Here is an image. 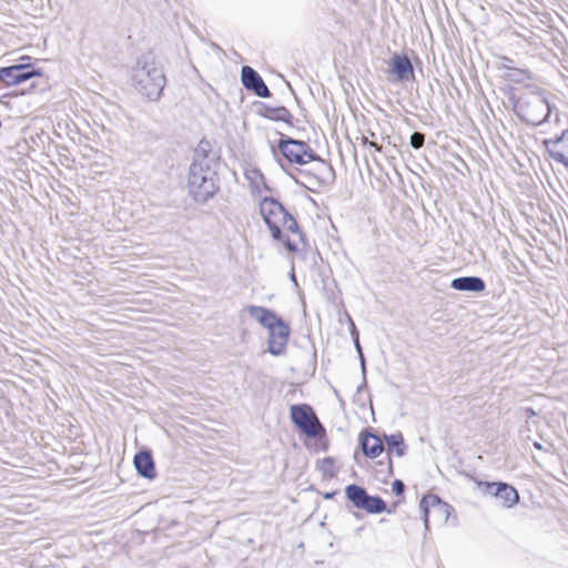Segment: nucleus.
Here are the masks:
<instances>
[{
    "label": "nucleus",
    "mask_w": 568,
    "mask_h": 568,
    "mask_svg": "<svg viewBox=\"0 0 568 568\" xmlns=\"http://www.w3.org/2000/svg\"><path fill=\"white\" fill-rule=\"evenodd\" d=\"M260 213L273 239L291 254H300L306 247L305 236L296 220L276 200L265 197L260 203Z\"/></svg>",
    "instance_id": "nucleus-1"
},
{
    "label": "nucleus",
    "mask_w": 568,
    "mask_h": 568,
    "mask_svg": "<svg viewBox=\"0 0 568 568\" xmlns=\"http://www.w3.org/2000/svg\"><path fill=\"white\" fill-rule=\"evenodd\" d=\"M277 148L287 163L293 165H305L315 162L312 170L306 174L312 176L318 185L327 182L332 173V166L323 160L308 143L292 138H282L277 143Z\"/></svg>",
    "instance_id": "nucleus-2"
},
{
    "label": "nucleus",
    "mask_w": 568,
    "mask_h": 568,
    "mask_svg": "<svg viewBox=\"0 0 568 568\" xmlns=\"http://www.w3.org/2000/svg\"><path fill=\"white\" fill-rule=\"evenodd\" d=\"M250 315L255 317L258 323L268 331V352L273 355H281L285 352L288 337V325L277 316L273 311L261 307L250 306Z\"/></svg>",
    "instance_id": "nucleus-3"
},
{
    "label": "nucleus",
    "mask_w": 568,
    "mask_h": 568,
    "mask_svg": "<svg viewBox=\"0 0 568 568\" xmlns=\"http://www.w3.org/2000/svg\"><path fill=\"white\" fill-rule=\"evenodd\" d=\"M291 419L296 427L307 437L323 438L326 435L325 428L318 420L313 408L307 404L292 405L290 408Z\"/></svg>",
    "instance_id": "nucleus-4"
},
{
    "label": "nucleus",
    "mask_w": 568,
    "mask_h": 568,
    "mask_svg": "<svg viewBox=\"0 0 568 568\" xmlns=\"http://www.w3.org/2000/svg\"><path fill=\"white\" fill-rule=\"evenodd\" d=\"M214 174L203 162H194L190 168L189 186L195 197L205 200L216 190Z\"/></svg>",
    "instance_id": "nucleus-5"
},
{
    "label": "nucleus",
    "mask_w": 568,
    "mask_h": 568,
    "mask_svg": "<svg viewBox=\"0 0 568 568\" xmlns=\"http://www.w3.org/2000/svg\"><path fill=\"white\" fill-rule=\"evenodd\" d=\"M42 75L41 69L28 63H16L0 68V83L6 88H14Z\"/></svg>",
    "instance_id": "nucleus-6"
},
{
    "label": "nucleus",
    "mask_w": 568,
    "mask_h": 568,
    "mask_svg": "<svg viewBox=\"0 0 568 568\" xmlns=\"http://www.w3.org/2000/svg\"><path fill=\"white\" fill-rule=\"evenodd\" d=\"M348 500L358 509H363L368 514H379L386 510L385 501L377 496H369L367 491L355 484L345 488Z\"/></svg>",
    "instance_id": "nucleus-7"
},
{
    "label": "nucleus",
    "mask_w": 568,
    "mask_h": 568,
    "mask_svg": "<svg viewBox=\"0 0 568 568\" xmlns=\"http://www.w3.org/2000/svg\"><path fill=\"white\" fill-rule=\"evenodd\" d=\"M542 145L552 161L568 169V130H562L559 135L545 139Z\"/></svg>",
    "instance_id": "nucleus-8"
},
{
    "label": "nucleus",
    "mask_w": 568,
    "mask_h": 568,
    "mask_svg": "<svg viewBox=\"0 0 568 568\" xmlns=\"http://www.w3.org/2000/svg\"><path fill=\"white\" fill-rule=\"evenodd\" d=\"M165 77L163 72L156 68L148 72H143L139 77V85L141 92L149 99H158L164 88Z\"/></svg>",
    "instance_id": "nucleus-9"
},
{
    "label": "nucleus",
    "mask_w": 568,
    "mask_h": 568,
    "mask_svg": "<svg viewBox=\"0 0 568 568\" xmlns=\"http://www.w3.org/2000/svg\"><path fill=\"white\" fill-rule=\"evenodd\" d=\"M478 487L498 498L505 507H513L519 500L516 488L505 483L479 481Z\"/></svg>",
    "instance_id": "nucleus-10"
},
{
    "label": "nucleus",
    "mask_w": 568,
    "mask_h": 568,
    "mask_svg": "<svg viewBox=\"0 0 568 568\" xmlns=\"http://www.w3.org/2000/svg\"><path fill=\"white\" fill-rule=\"evenodd\" d=\"M358 440L363 454L371 459L379 457L385 450L383 439L368 429L359 433Z\"/></svg>",
    "instance_id": "nucleus-11"
},
{
    "label": "nucleus",
    "mask_w": 568,
    "mask_h": 568,
    "mask_svg": "<svg viewBox=\"0 0 568 568\" xmlns=\"http://www.w3.org/2000/svg\"><path fill=\"white\" fill-rule=\"evenodd\" d=\"M242 82L246 89L254 91L261 98H268L271 95L261 75L251 67L245 65L242 68Z\"/></svg>",
    "instance_id": "nucleus-12"
},
{
    "label": "nucleus",
    "mask_w": 568,
    "mask_h": 568,
    "mask_svg": "<svg viewBox=\"0 0 568 568\" xmlns=\"http://www.w3.org/2000/svg\"><path fill=\"white\" fill-rule=\"evenodd\" d=\"M133 465L139 475L146 479L156 477V469L153 456L150 450H140L134 455Z\"/></svg>",
    "instance_id": "nucleus-13"
},
{
    "label": "nucleus",
    "mask_w": 568,
    "mask_h": 568,
    "mask_svg": "<svg viewBox=\"0 0 568 568\" xmlns=\"http://www.w3.org/2000/svg\"><path fill=\"white\" fill-rule=\"evenodd\" d=\"M424 511V521L426 527L432 519H436L438 515L447 513V505L443 503L436 495L424 496L420 503Z\"/></svg>",
    "instance_id": "nucleus-14"
},
{
    "label": "nucleus",
    "mask_w": 568,
    "mask_h": 568,
    "mask_svg": "<svg viewBox=\"0 0 568 568\" xmlns=\"http://www.w3.org/2000/svg\"><path fill=\"white\" fill-rule=\"evenodd\" d=\"M389 72L399 81L407 80L414 75L412 62L405 54L393 55Z\"/></svg>",
    "instance_id": "nucleus-15"
},
{
    "label": "nucleus",
    "mask_w": 568,
    "mask_h": 568,
    "mask_svg": "<svg viewBox=\"0 0 568 568\" xmlns=\"http://www.w3.org/2000/svg\"><path fill=\"white\" fill-rule=\"evenodd\" d=\"M385 440L387 444L386 452H387V456H388L387 468H388V473L393 474L392 456L393 455H395L397 457L404 456L406 447H405L404 438L400 434L385 436Z\"/></svg>",
    "instance_id": "nucleus-16"
},
{
    "label": "nucleus",
    "mask_w": 568,
    "mask_h": 568,
    "mask_svg": "<svg viewBox=\"0 0 568 568\" xmlns=\"http://www.w3.org/2000/svg\"><path fill=\"white\" fill-rule=\"evenodd\" d=\"M452 287L457 291L481 292L485 290V283L481 278L475 276L458 277L453 280Z\"/></svg>",
    "instance_id": "nucleus-17"
},
{
    "label": "nucleus",
    "mask_w": 568,
    "mask_h": 568,
    "mask_svg": "<svg viewBox=\"0 0 568 568\" xmlns=\"http://www.w3.org/2000/svg\"><path fill=\"white\" fill-rule=\"evenodd\" d=\"M316 469L325 479H332L337 474L336 460L332 457H325L316 463Z\"/></svg>",
    "instance_id": "nucleus-18"
},
{
    "label": "nucleus",
    "mask_w": 568,
    "mask_h": 568,
    "mask_svg": "<svg viewBox=\"0 0 568 568\" xmlns=\"http://www.w3.org/2000/svg\"><path fill=\"white\" fill-rule=\"evenodd\" d=\"M272 119L292 124L293 115L286 108H278L272 110Z\"/></svg>",
    "instance_id": "nucleus-19"
},
{
    "label": "nucleus",
    "mask_w": 568,
    "mask_h": 568,
    "mask_svg": "<svg viewBox=\"0 0 568 568\" xmlns=\"http://www.w3.org/2000/svg\"><path fill=\"white\" fill-rule=\"evenodd\" d=\"M425 143V135L419 132L413 133L410 136V144L414 149H420Z\"/></svg>",
    "instance_id": "nucleus-20"
},
{
    "label": "nucleus",
    "mask_w": 568,
    "mask_h": 568,
    "mask_svg": "<svg viewBox=\"0 0 568 568\" xmlns=\"http://www.w3.org/2000/svg\"><path fill=\"white\" fill-rule=\"evenodd\" d=\"M37 89H38V85L34 82H31L27 90H23L21 92L13 91V92L9 93L8 95L9 97H19V95H24V94H31V93L36 92Z\"/></svg>",
    "instance_id": "nucleus-21"
},
{
    "label": "nucleus",
    "mask_w": 568,
    "mask_h": 568,
    "mask_svg": "<svg viewBox=\"0 0 568 568\" xmlns=\"http://www.w3.org/2000/svg\"><path fill=\"white\" fill-rule=\"evenodd\" d=\"M404 488H405V486H404L403 481H402V480H399V479L394 480V481H393V484H392V490H393L397 496H400V495H403V494H404Z\"/></svg>",
    "instance_id": "nucleus-22"
},
{
    "label": "nucleus",
    "mask_w": 568,
    "mask_h": 568,
    "mask_svg": "<svg viewBox=\"0 0 568 568\" xmlns=\"http://www.w3.org/2000/svg\"><path fill=\"white\" fill-rule=\"evenodd\" d=\"M18 61V63H28L29 65H34L32 62L33 59L30 55H21Z\"/></svg>",
    "instance_id": "nucleus-23"
},
{
    "label": "nucleus",
    "mask_w": 568,
    "mask_h": 568,
    "mask_svg": "<svg viewBox=\"0 0 568 568\" xmlns=\"http://www.w3.org/2000/svg\"><path fill=\"white\" fill-rule=\"evenodd\" d=\"M369 149H373L374 152L379 153L382 152V145H379L377 142L373 141L368 145Z\"/></svg>",
    "instance_id": "nucleus-24"
},
{
    "label": "nucleus",
    "mask_w": 568,
    "mask_h": 568,
    "mask_svg": "<svg viewBox=\"0 0 568 568\" xmlns=\"http://www.w3.org/2000/svg\"><path fill=\"white\" fill-rule=\"evenodd\" d=\"M371 142H373V140H369L367 136H363L362 138V145L363 146H367L368 148Z\"/></svg>",
    "instance_id": "nucleus-25"
},
{
    "label": "nucleus",
    "mask_w": 568,
    "mask_h": 568,
    "mask_svg": "<svg viewBox=\"0 0 568 568\" xmlns=\"http://www.w3.org/2000/svg\"><path fill=\"white\" fill-rule=\"evenodd\" d=\"M535 447L539 449V448H540V445L536 443V444H535Z\"/></svg>",
    "instance_id": "nucleus-26"
}]
</instances>
